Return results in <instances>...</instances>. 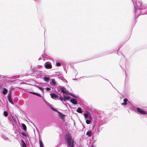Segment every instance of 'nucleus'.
<instances>
[{"label": "nucleus", "mask_w": 147, "mask_h": 147, "mask_svg": "<svg viewBox=\"0 0 147 147\" xmlns=\"http://www.w3.org/2000/svg\"><path fill=\"white\" fill-rule=\"evenodd\" d=\"M65 138L68 144L67 147H74V140H72L71 136L69 133H68L66 135Z\"/></svg>", "instance_id": "nucleus-1"}, {"label": "nucleus", "mask_w": 147, "mask_h": 147, "mask_svg": "<svg viewBox=\"0 0 147 147\" xmlns=\"http://www.w3.org/2000/svg\"><path fill=\"white\" fill-rule=\"evenodd\" d=\"M137 111L141 114L146 115V112L142 109L137 108L136 109Z\"/></svg>", "instance_id": "nucleus-2"}, {"label": "nucleus", "mask_w": 147, "mask_h": 147, "mask_svg": "<svg viewBox=\"0 0 147 147\" xmlns=\"http://www.w3.org/2000/svg\"><path fill=\"white\" fill-rule=\"evenodd\" d=\"M7 98L9 102L11 103L13 105L14 103L13 101L12 100V99H11V93L10 92H9L8 95H7Z\"/></svg>", "instance_id": "nucleus-3"}, {"label": "nucleus", "mask_w": 147, "mask_h": 147, "mask_svg": "<svg viewBox=\"0 0 147 147\" xmlns=\"http://www.w3.org/2000/svg\"><path fill=\"white\" fill-rule=\"evenodd\" d=\"M60 90L61 92H62L63 93L66 94H68L67 90L65 88H61L60 89Z\"/></svg>", "instance_id": "nucleus-4"}, {"label": "nucleus", "mask_w": 147, "mask_h": 147, "mask_svg": "<svg viewBox=\"0 0 147 147\" xmlns=\"http://www.w3.org/2000/svg\"><path fill=\"white\" fill-rule=\"evenodd\" d=\"M59 117L62 119H64L65 118V115L63 114L62 113L58 112Z\"/></svg>", "instance_id": "nucleus-5"}, {"label": "nucleus", "mask_w": 147, "mask_h": 147, "mask_svg": "<svg viewBox=\"0 0 147 147\" xmlns=\"http://www.w3.org/2000/svg\"><path fill=\"white\" fill-rule=\"evenodd\" d=\"M84 116L85 118L86 119L89 118V119H91L92 118V117L90 116V114L87 113H85L84 114Z\"/></svg>", "instance_id": "nucleus-6"}, {"label": "nucleus", "mask_w": 147, "mask_h": 147, "mask_svg": "<svg viewBox=\"0 0 147 147\" xmlns=\"http://www.w3.org/2000/svg\"><path fill=\"white\" fill-rule=\"evenodd\" d=\"M45 67L47 69H51L52 67V65L51 64H49L48 63H46L45 64Z\"/></svg>", "instance_id": "nucleus-7"}, {"label": "nucleus", "mask_w": 147, "mask_h": 147, "mask_svg": "<svg viewBox=\"0 0 147 147\" xmlns=\"http://www.w3.org/2000/svg\"><path fill=\"white\" fill-rule=\"evenodd\" d=\"M70 101L71 102L74 104L76 105L78 103L77 101L75 98H72L71 99Z\"/></svg>", "instance_id": "nucleus-8"}, {"label": "nucleus", "mask_w": 147, "mask_h": 147, "mask_svg": "<svg viewBox=\"0 0 147 147\" xmlns=\"http://www.w3.org/2000/svg\"><path fill=\"white\" fill-rule=\"evenodd\" d=\"M50 95L51 96V97L52 98H58V96L57 95L55 94L54 93H51L50 94Z\"/></svg>", "instance_id": "nucleus-9"}, {"label": "nucleus", "mask_w": 147, "mask_h": 147, "mask_svg": "<svg viewBox=\"0 0 147 147\" xmlns=\"http://www.w3.org/2000/svg\"><path fill=\"white\" fill-rule=\"evenodd\" d=\"M128 99L127 98H125L123 99L124 103H122V105H127V102L128 101Z\"/></svg>", "instance_id": "nucleus-10"}, {"label": "nucleus", "mask_w": 147, "mask_h": 147, "mask_svg": "<svg viewBox=\"0 0 147 147\" xmlns=\"http://www.w3.org/2000/svg\"><path fill=\"white\" fill-rule=\"evenodd\" d=\"M21 142H22V147H26V144L24 142V141L23 140H21Z\"/></svg>", "instance_id": "nucleus-11"}, {"label": "nucleus", "mask_w": 147, "mask_h": 147, "mask_svg": "<svg viewBox=\"0 0 147 147\" xmlns=\"http://www.w3.org/2000/svg\"><path fill=\"white\" fill-rule=\"evenodd\" d=\"M30 93L33 94L34 95H36L38 96H39L40 97H41V95L40 94H37V93H36V92H29Z\"/></svg>", "instance_id": "nucleus-12"}, {"label": "nucleus", "mask_w": 147, "mask_h": 147, "mask_svg": "<svg viewBox=\"0 0 147 147\" xmlns=\"http://www.w3.org/2000/svg\"><path fill=\"white\" fill-rule=\"evenodd\" d=\"M7 90L5 88H4L3 89V90L2 92V93L3 94H7Z\"/></svg>", "instance_id": "nucleus-13"}, {"label": "nucleus", "mask_w": 147, "mask_h": 147, "mask_svg": "<svg viewBox=\"0 0 147 147\" xmlns=\"http://www.w3.org/2000/svg\"><path fill=\"white\" fill-rule=\"evenodd\" d=\"M76 111L79 113H82L81 108L80 107H78L77 110Z\"/></svg>", "instance_id": "nucleus-14"}, {"label": "nucleus", "mask_w": 147, "mask_h": 147, "mask_svg": "<svg viewBox=\"0 0 147 147\" xmlns=\"http://www.w3.org/2000/svg\"><path fill=\"white\" fill-rule=\"evenodd\" d=\"M92 134V133L91 131H89L87 132L86 134L89 136H91Z\"/></svg>", "instance_id": "nucleus-15"}, {"label": "nucleus", "mask_w": 147, "mask_h": 147, "mask_svg": "<svg viewBox=\"0 0 147 147\" xmlns=\"http://www.w3.org/2000/svg\"><path fill=\"white\" fill-rule=\"evenodd\" d=\"M52 85H54L56 84V82L54 79H52L51 83H50Z\"/></svg>", "instance_id": "nucleus-16"}, {"label": "nucleus", "mask_w": 147, "mask_h": 147, "mask_svg": "<svg viewBox=\"0 0 147 147\" xmlns=\"http://www.w3.org/2000/svg\"><path fill=\"white\" fill-rule=\"evenodd\" d=\"M22 127L23 128L24 130V131L26 130L27 128H26V126L25 124H24V123H22Z\"/></svg>", "instance_id": "nucleus-17"}, {"label": "nucleus", "mask_w": 147, "mask_h": 147, "mask_svg": "<svg viewBox=\"0 0 147 147\" xmlns=\"http://www.w3.org/2000/svg\"><path fill=\"white\" fill-rule=\"evenodd\" d=\"M70 98V97L69 96H64V100H68Z\"/></svg>", "instance_id": "nucleus-18"}, {"label": "nucleus", "mask_w": 147, "mask_h": 147, "mask_svg": "<svg viewBox=\"0 0 147 147\" xmlns=\"http://www.w3.org/2000/svg\"><path fill=\"white\" fill-rule=\"evenodd\" d=\"M49 79L50 78L49 77H45L44 78V79L45 81L47 82H48L49 81Z\"/></svg>", "instance_id": "nucleus-19"}, {"label": "nucleus", "mask_w": 147, "mask_h": 147, "mask_svg": "<svg viewBox=\"0 0 147 147\" xmlns=\"http://www.w3.org/2000/svg\"><path fill=\"white\" fill-rule=\"evenodd\" d=\"M39 144L40 147H43V143L41 140L39 141Z\"/></svg>", "instance_id": "nucleus-20"}, {"label": "nucleus", "mask_w": 147, "mask_h": 147, "mask_svg": "<svg viewBox=\"0 0 147 147\" xmlns=\"http://www.w3.org/2000/svg\"><path fill=\"white\" fill-rule=\"evenodd\" d=\"M3 114H4V115L5 117H7L8 115V114L7 112L5 111H4V112Z\"/></svg>", "instance_id": "nucleus-21"}, {"label": "nucleus", "mask_w": 147, "mask_h": 147, "mask_svg": "<svg viewBox=\"0 0 147 147\" xmlns=\"http://www.w3.org/2000/svg\"><path fill=\"white\" fill-rule=\"evenodd\" d=\"M69 94L70 95L72 96H73V97H74L75 98H77V96L76 95H75L74 94H73L72 93H70Z\"/></svg>", "instance_id": "nucleus-22"}, {"label": "nucleus", "mask_w": 147, "mask_h": 147, "mask_svg": "<svg viewBox=\"0 0 147 147\" xmlns=\"http://www.w3.org/2000/svg\"><path fill=\"white\" fill-rule=\"evenodd\" d=\"M86 122L87 124H89L90 123V121L89 120H86Z\"/></svg>", "instance_id": "nucleus-23"}, {"label": "nucleus", "mask_w": 147, "mask_h": 147, "mask_svg": "<svg viewBox=\"0 0 147 147\" xmlns=\"http://www.w3.org/2000/svg\"><path fill=\"white\" fill-rule=\"evenodd\" d=\"M12 120L14 123H16V122L15 118L14 117H12Z\"/></svg>", "instance_id": "nucleus-24"}, {"label": "nucleus", "mask_w": 147, "mask_h": 147, "mask_svg": "<svg viewBox=\"0 0 147 147\" xmlns=\"http://www.w3.org/2000/svg\"><path fill=\"white\" fill-rule=\"evenodd\" d=\"M61 63H56V65L57 66H59L61 65Z\"/></svg>", "instance_id": "nucleus-25"}, {"label": "nucleus", "mask_w": 147, "mask_h": 147, "mask_svg": "<svg viewBox=\"0 0 147 147\" xmlns=\"http://www.w3.org/2000/svg\"><path fill=\"white\" fill-rule=\"evenodd\" d=\"M52 109L54 111H55V112H58V111L57 110L55 109H53L52 108Z\"/></svg>", "instance_id": "nucleus-26"}, {"label": "nucleus", "mask_w": 147, "mask_h": 147, "mask_svg": "<svg viewBox=\"0 0 147 147\" xmlns=\"http://www.w3.org/2000/svg\"><path fill=\"white\" fill-rule=\"evenodd\" d=\"M22 134L23 136H26V134H25L24 133H22Z\"/></svg>", "instance_id": "nucleus-27"}, {"label": "nucleus", "mask_w": 147, "mask_h": 147, "mask_svg": "<svg viewBox=\"0 0 147 147\" xmlns=\"http://www.w3.org/2000/svg\"><path fill=\"white\" fill-rule=\"evenodd\" d=\"M59 99L60 100H61V101H62V100H63V99L62 98V97H59Z\"/></svg>", "instance_id": "nucleus-28"}, {"label": "nucleus", "mask_w": 147, "mask_h": 147, "mask_svg": "<svg viewBox=\"0 0 147 147\" xmlns=\"http://www.w3.org/2000/svg\"><path fill=\"white\" fill-rule=\"evenodd\" d=\"M46 89L47 90H50V88H47Z\"/></svg>", "instance_id": "nucleus-29"}, {"label": "nucleus", "mask_w": 147, "mask_h": 147, "mask_svg": "<svg viewBox=\"0 0 147 147\" xmlns=\"http://www.w3.org/2000/svg\"><path fill=\"white\" fill-rule=\"evenodd\" d=\"M90 147H94L93 146H92Z\"/></svg>", "instance_id": "nucleus-30"}]
</instances>
